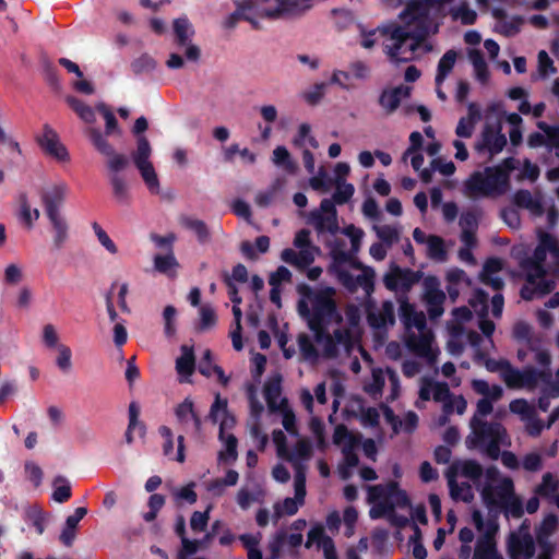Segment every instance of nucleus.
<instances>
[{"label": "nucleus", "mask_w": 559, "mask_h": 559, "mask_svg": "<svg viewBox=\"0 0 559 559\" xmlns=\"http://www.w3.org/2000/svg\"><path fill=\"white\" fill-rule=\"evenodd\" d=\"M497 552L496 543L487 533L477 539L472 559H491Z\"/></svg>", "instance_id": "nucleus-27"}, {"label": "nucleus", "mask_w": 559, "mask_h": 559, "mask_svg": "<svg viewBox=\"0 0 559 559\" xmlns=\"http://www.w3.org/2000/svg\"><path fill=\"white\" fill-rule=\"evenodd\" d=\"M476 297H477L478 301L484 305L483 312L480 314L481 319L478 322V328L486 337L490 338L495 332L496 325H495L493 321L486 318V314H487L486 302L488 299V294L481 289H478L476 292Z\"/></svg>", "instance_id": "nucleus-36"}, {"label": "nucleus", "mask_w": 559, "mask_h": 559, "mask_svg": "<svg viewBox=\"0 0 559 559\" xmlns=\"http://www.w3.org/2000/svg\"><path fill=\"white\" fill-rule=\"evenodd\" d=\"M536 551V542L532 534H509L507 552L510 559H532Z\"/></svg>", "instance_id": "nucleus-15"}, {"label": "nucleus", "mask_w": 559, "mask_h": 559, "mask_svg": "<svg viewBox=\"0 0 559 559\" xmlns=\"http://www.w3.org/2000/svg\"><path fill=\"white\" fill-rule=\"evenodd\" d=\"M41 66H43L44 76H45V80L48 83V85L52 90L59 91L61 88V83H60L58 70L55 67V64L48 58H43Z\"/></svg>", "instance_id": "nucleus-48"}, {"label": "nucleus", "mask_w": 559, "mask_h": 559, "mask_svg": "<svg viewBox=\"0 0 559 559\" xmlns=\"http://www.w3.org/2000/svg\"><path fill=\"white\" fill-rule=\"evenodd\" d=\"M522 269L526 272V282L531 285L546 275V270L543 264L533 263L527 260L522 262Z\"/></svg>", "instance_id": "nucleus-54"}, {"label": "nucleus", "mask_w": 559, "mask_h": 559, "mask_svg": "<svg viewBox=\"0 0 559 559\" xmlns=\"http://www.w3.org/2000/svg\"><path fill=\"white\" fill-rule=\"evenodd\" d=\"M507 145V138L501 133V127L486 124L481 131L480 140L475 144L478 153L487 152L490 157L499 154Z\"/></svg>", "instance_id": "nucleus-13"}, {"label": "nucleus", "mask_w": 559, "mask_h": 559, "mask_svg": "<svg viewBox=\"0 0 559 559\" xmlns=\"http://www.w3.org/2000/svg\"><path fill=\"white\" fill-rule=\"evenodd\" d=\"M367 322L373 330H386L395 324L394 304L391 300H384L380 309L367 306Z\"/></svg>", "instance_id": "nucleus-17"}, {"label": "nucleus", "mask_w": 559, "mask_h": 559, "mask_svg": "<svg viewBox=\"0 0 559 559\" xmlns=\"http://www.w3.org/2000/svg\"><path fill=\"white\" fill-rule=\"evenodd\" d=\"M450 14L454 21L463 25H473L477 20V13L469 8L467 1H462L457 7L451 8Z\"/></svg>", "instance_id": "nucleus-33"}, {"label": "nucleus", "mask_w": 559, "mask_h": 559, "mask_svg": "<svg viewBox=\"0 0 559 559\" xmlns=\"http://www.w3.org/2000/svg\"><path fill=\"white\" fill-rule=\"evenodd\" d=\"M513 169V158L508 157L500 165L474 171L465 181L466 193L471 198L499 197L507 193L510 189V173Z\"/></svg>", "instance_id": "nucleus-3"}, {"label": "nucleus", "mask_w": 559, "mask_h": 559, "mask_svg": "<svg viewBox=\"0 0 559 559\" xmlns=\"http://www.w3.org/2000/svg\"><path fill=\"white\" fill-rule=\"evenodd\" d=\"M333 443L335 445H342V448L345 444L352 443L353 447H358L360 443V437L353 435L345 425L340 424L334 429Z\"/></svg>", "instance_id": "nucleus-43"}, {"label": "nucleus", "mask_w": 559, "mask_h": 559, "mask_svg": "<svg viewBox=\"0 0 559 559\" xmlns=\"http://www.w3.org/2000/svg\"><path fill=\"white\" fill-rule=\"evenodd\" d=\"M376 234L378 238L384 243L386 247H391L393 243L397 242L400 239V233L396 227L391 225H382L374 226Z\"/></svg>", "instance_id": "nucleus-49"}, {"label": "nucleus", "mask_w": 559, "mask_h": 559, "mask_svg": "<svg viewBox=\"0 0 559 559\" xmlns=\"http://www.w3.org/2000/svg\"><path fill=\"white\" fill-rule=\"evenodd\" d=\"M369 500H385L386 503L392 504V511L395 507L405 508L411 506L407 492L401 489L396 481L371 486L369 488Z\"/></svg>", "instance_id": "nucleus-10"}, {"label": "nucleus", "mask_w": 559, "mask_h": 559, "mask_svg": "<svg viewBox=\"0 0 559 559\" xmlns=\"http://www.w3.org/2000/svg\"><path fill=\"white\" fill-rule=\"evenodd\" d=\"M334 185L336 188L332 195L334 202H336L338 205L347 203L354 195V186L352 183L345 182V180H334Z\"/></svg>", "instance_id": "nucleus-44"}, {"label": "nucleus", "mask_w": 559, "mask_h": 559, "mask_svg": "<svg viewBox=\"0 0 559 559\" xmlns=\"http://www.w3.org/2000/svg\"><path fill=\"white\" fill-rule=\"evenodd\" d=\"M335 276L337 281L349 292H357L361 287L366 295L370 297L374 292L376 272L372 267H366L361 274L354 276L349 271L343 267H335Z\"/></svg>", "instance_id": "nucleus-7"}, {"label": "nucleus", "mask_w": 559, "mask_h": 559, "mask_svg": "<svg viewBox=\"0 0 559 559\" xmlns=\"http://www.w3.org/2000/svg\"><path fill=\"white\" fill-rule=\"evenodd\" d=\"M96 110L104 117L106 124H105V132L102 134L107 140V136L114 135V134H121V129L119 128L118 120L111 109L105 104L99 103L96 105Z\"/></svg>", "instance_id": "nucleus-31"}, {"label": "nucleus", "mask_w": 559, "mask_h": 559, "mask_svg": "<svg viewBox=\"0 0 559 559\" xmlns=\"http://www.w3.org/2000/svg\"><path fill=\"white\" fill-rule=\"evenodd\" d=\"M199 312L200 322L195 328L198 332H205L216 325L217 316L212 307L202 306Z\"/></svg>", "instance_id": "nucleus-47"}, {"label": "nucleus", "mask_w": 559, "mask_h": 559, "mask_svg": "<svg viewBox=\"0 0 559 559\" xmlns=\"http://www.w3.org/2000/svg\"><path fill=\"white\" fill-rule=\"evenodd\" d=\"M175 43L178 47H186L185 56L188 61L198 62L201 58L199 46L191 44L194 28L187 16L175 19L173 22Z\"/></svg>", "instance_id": "nucleus-6"}, {"label": "nucleus", "mask_w": 559, "mask_h": 559, "mask_svg": "<svg viewBox=\"0 0 559 559\" xmlns=\"http://www.w3.org/2000/svg\"><path fill=\"white\" fill-rule=\"evenodd\" d=\"M175 416L182 431L189 432L190 429H192L195 433L201 432L202 420L195 412L194 404L191 399L186 397L183 402L176 406Z\"/></svg>", "instance_id": "nucleus-16"}, {"label": "nucleus", "mask_w": 559, "mask_h": 559, "mask_svg": "<svg viewBox=\"0 0 559 559\" xmlns=\"http://www.w3.org/2000/svg\"><path fill=\"white\" fill-rule=\"evenodd\" d=\"M409 94L411 87L405 85L384 88L379 96V105L386 115H391L400 107L402 98L408 97Z\"/></svg>", "instance_id": "nucleus-19"}, {"label": "nucleus", "mask_w": 559, "mask_h": 559, "mask_svg": "<svg viewBox=\"0 0 559 559\" xmlns=\"http://www.w3.org/2000/svg\"><path fill=\"white\" fill-rule=\"evenodd\" d=\"M129 424L124 433V440L128 444L133 443V430L138 429L140 437H144L146 432L145 425L139 420L140 407L136 402L129 404Z\"/></svg>", "instance_id": "nucleus-23"}, {"label": "nucleus", "mask_w": 559, "mask_h": 559, "mask_svg": "<svg viewBox=\"0 0 559 559\" xmlns=\"http://www.w3.org/2000/svg\"><path fill=\"white\" fill-rule=\"evenodd\" d=\"M461 475L478 486L484 475V469L476 460H465L461 462Z\"/></svg>", "instance_id": "nucleus-41"}, {"label": "nucleus", "mask_w": 559, "mask_h": 559, "mask_svg": "<svg viewBox=\"0 0 559 559\" xmlns=\"http://www.w3.org/2000/svg\"><path fill=\"white\" fill-rule=\"evenodd\" d=\"M59 355L57 357L56 364L58 368L62 371H69L72 367L71 357L72 352L70 347L63 344H59L57 346Z\"/></svg>", "instance_id": "nucleus-62"}, {"label": "nucleus", "mask_w": 559, "mask_h": 559, "mask_svg": "<svg viewBox=\"0 0 559 559\" xmlns=\"http://www.w3.org/2000/svg\"><path fill=\"white\" fill-rule=\"evenodd\" d=\"M282 413V424L285 430L290 435L297 433L296 416L294 412L287 406V400L283 399L281 402L280 411Z\"/></svg>", "instance_id": "nucleus-53"}, {"label": "nucleus", "mask_w": 559, "mask_h": 559, "mask_svg": "<svg viewBox=\"0 0 559 559\" xmlns=\"http://www.w3.org/2000/svg\"><path fill=\"white\" fill-rule=\"evenodd\" d=\"M182 225L195 234L200 243H205L210 240L211 234L205 222L198 218L185 217L182 218Z\"/></svg>", "instance_id": "nucleus-39"}, {"label": "nucleus", "mask_w": 559, "mask_h": 559, "mask_svg": "<svg viewBox=\"0 0 559 559\" xmlns=\"http://www.w3.org/2000/svg\"><path fill=\"white\" fill-rule=\"evenodd\" d=\"M148 191L153 194L159 193V180L153 164H145L136 167Z\"/></svg>", "instance_id": "nucleus-40"}, {"label": "nucleus", "mask_w": 559, "mask_h": 559, "mask_svg": "<svg viewBox=\"0 0 559 559\" xmlns=\"http://www.w3.org/2000/svg\"><path fill=\"white\" fill-rule=\"evenodd\" d=\"M263 393L270 412H278L281 404H277V400L282 393L281 377L278 376L276 379L269 380L264 384Z\"/></svg>", "instance_id": "nucleus-26"}, {"label": "nucleus", "mask_w": 559, "mask_h": 559, "mask_svg": "<svg viewBox=\"0 0 559 559\" xmlns=\"http://www.w3.org/2000/svg\"><path fill=\"white\" fill-rule=\"evenodd\" d=\"M428 245V254L431 259L436 260H444L447 257V251L444 248V241L439 236H429L427 240Z\"/></svg>", "instance_id": "nucleus-52"}, {"label": "nucleus", "mask_w": 559, "mask_h": 559, "mask_svg": "<svg viewBox=\"0 0 559 559\" xmlns=\"http://www.w3.org/2000/svg\"><path fill=\"white\" fill-rule=\"evenodd\" d=\"M474 439L466 440L468 447L484 445L488 440H499L507 437V430L500 423H488L478 419L476 415L471 420Z\"/></svg>", "instance_id": "nucleus-8"}, {"label": "nucleus", "mask_w": 559, "mask_h": 559, "mask_svg": "<svg viewBox=\"0 0 559 559\" xmlns=\"http://www.w3.org/2000/svg\"><path fill=\"white\" fill-rule=\"evenodd\" d=\"M399 316L405 328L411 329L413 326L421 330L426 326V319L423 313H418L413 304L409 302L407 295L397 296Z\"/></svg>", "instance_id": "nucleus-18"}, {"label": "nucleus", "mask_w": 559, "mask_h": 559, "mask_svg": "<svg viewBox=\"0 0 559 559\" xmlns=\"http://www.w3.org/2000/svg\"><path fill=\"white\" fill-rule=\"evenodd\" d=\"M559 489V480L547 472L543 475L542 483L536 486L534 492L543 498H552Z\"/></svg>", "instance_id": "nucleus-38"}, {"label": "nucleus", "mask_w": 559, "mask_h": 559, "mask_svg": "<svg viewBox=\"0 0 559 559\" xmlns=\"http://www.w3.org/2000/svg\"><path fill=\"white\" fill-rule=\"evenodd\" d=\"M92 227L95 231V235H96L98 241L102 243V246L105 247L106 250L109 251L110 253H112V254L117 253L118 248H117L116 243L110 239L108 234L100 227V225L98 223L94 222Z\"/></svg>", "instance_id": "nucleus-61"}, {"label": "nucleus", "mask_w": 559, "mask_h": 559, "mask_svg": "<svg viewBox=\"0 0 559 559\" xmlns=\"http://www.w3.org/2000/svg\"><path fill=\"white\" fill-rule=\"evenodd\" d=\"M298 345L301 355L305 359L317 360L319 357L318 349L312 344L310 337L307 334H300L298 337Z\"/></svg>", "instance_id": "nucleus-58"}, {"label": "nucleus", "mask_w": 559, "mask_h": 559, "mask_svg": "<svg viewBox=\"0 0 559 559\" xmlns=\"http://www.w3.org/2000/svg\"><path fill=\"white\" fill-rule=\"evenodd\" d=\"M423 277L420 271H414L408 267H401L392 263L383 276V284L388 290L399 295H407L415 284Z\"/></svg>", "instance_id": "nucleus-5"}, {"label": "nucleus", "mask_w": 559, "mask_h": 559, "mask_svg": "<svg viewBox=\"0 0 559 559\" xmlns=\"http://www.w3.org/2000/svg\"><path fill=\"white\" fill-rule=\"evenodd\" d=\"M310 219L318 233L329 231L330 234H335L338 230L337 215H323L318 211H313L310 214Z\"/></svg>", "instance_id": "nucleus-28"}, {"label": "nucleus", "mask_w": 559, "mask_h": 559, "mask_svg": "<svg viewBox=\"0 0 559 559\" xmlns=\"http://www.w3.org/2000/svg\"><path fill=\"white\" fill-rule=\"evenodd\" d=\"M503 510L504 514L511 515L514 519H520L524 514V508L521 499L513 492L508 500L499 507Z\"/></svg>", "instance_id": "nucleus-51"}, {"label": "nucleus", "mask_w": 559, "mask_h": 559, "mask_svg": "<svg viewBox=\"0 0 559 559\" xmlns=\"http://www.w3.org/2000/svg\"><path fill=\"white\" fill-rule=\"evenodd\" d=\"M20 205H21V217L26 223L28 227L33 225V221L38 219L39 211L37 209L32 210L28 203L26 194L20 195Z\"/></svg>", "instance_id": "nucleus-59"}, {"label": "nucleus", "mask_w": 559, "mask_h": 559, "mask_svg": "<svg viewBox=\"0 0 559 559\" xmlns=\"http://www.w3.org/2000/svg\"><path fill=\"white\" fill-rule=\"evenodd\" d=\"M512 335L518 342L527 344L533 348V328L525 321H518L513 325Z\"/></svg>", "instance_id": "nucleus-46"}, {"label": "nucleus", "mask_w": 559, "mask_h": 559, "mask_svg": "<svg viewBox=\"0 0 559 559\" xmlns=\"http://www.w3.org/2000/svg\"><path fill=\"white\" fill-rule=\"evenodd\" d=\"M457 53L455 50L451 49L448 50L439 60L438 62V69H437V75H436V83L437 85H440L448 74L452 71L455 61H456Z\"/></svg>", "instance_id": "nucleus-34"}, {"label": "nucleus", "mask_w": 559, "mask_h": 559, "mask_svg": "<svg viewBox=\"0 0 559 559\" xmlns=\"http://www.w3.org/2000/svg\"><path fill=\"white\" fill-rule=\"evenodd\" d=\"M408 347L418 356L428 358L432 360L435 355L431 349V341L429 337L421 335L419 337H414L408 342Z\"/></svg>", "instance_id": "nucleus-42"}, {"label": "nucleus", "mask_w": 559, "mask_h": 559, "mask_svg": "<svg viewBox=\"0 0 559 559\" xmlns=\"http://www.w3.org/2000/svg\"><path fill=\"white\" fill-rule=\"evenodd\" d=\"M152 154L151 144L145 135H140L136 138V148L131 154L132 162L135 167L152 164L150 160Z\"/></svg>", "instance_id": "nucleus-30"}, {"label": "nucleus", "mask_w": 559, "mask_h": 559, "mask_svg": "<svg viewBox=\"0 0 559 559\" xmlns=\"http://www.w3.org/2000/svg\"><path fill=\"white\" fill-rule=\"evenodd\" d=\"M309 0H278L273 9L265 8L259 15L269 20L298 17L310 9Z\"/></svg>", "instance_id": "nucleus-11"}, {"label": "nucleus", "mask_w": 559, "mask_h": 559, "mask_svg": "<svg viewBox=\"0 0 559 559\" xmlns=\"http://www.w3.org/2000/svg\"><path fill=\"white\" fill-rule=\"evenodd\" d=\"M66 189L64 185H56L43 191L41 201L47 216L60 214L59 206L64 200Z\"/></svg>", "instance_id": "nucleus-21"}, {"label": "nucleus", "mask_w": 559, "mask_h": 559, "mask_svg": "<svg viewBox=\"0 0 559 559\" xmlns=\"http://www.w3.org/2000/svg\"><path fill=\"white\" fill-rule=\"evenodd\" d=\"M156 61L153 57H151L148 53H142L140 57L135 58L130 67L132 72L135 75H140L143 73H148L155 70L156 68Z\"/></svg>", "instance_id": "nucleus-45"}, {"label": "nucleus", "mask_w": 559, "mask_h": 559, "mask_svg": "<svg viewBox=\"0 0 559 559\" xmlns=\"http://www.w3.org/2000/svg\"><path fill=\"white\" fill-rule=\"evenodd\" d=\"M287 534L285 531L277 532L269 543L271 559H278L282 548L286 544Z\"/></svg>", "instance_id": "nucleus-60"}, {"label": "nucleus", "mask_w": 559, "mask_h": 559, "mask_svg": "<svg viewBox=\"0 0 559 559\" xmlns=\"http://www.w3.org/2000/svg\"><path fill=\"white\" fill-rule=\"evenodd\" d=\"M522 467L527 472H538L543 468V457L537 452L527 453L522 460Z\"/></svg>", "instance_id": "nucleus-63"}, {"label": "nucleus", "mask_w": 559, "mask_h": 559, "mask_svg": "<svg viewBox=\"0 0 559 559\" xmlns=\"http://www.w3.org/2000/svg\"><path fill=\"white\" fill-rule=\"evenodd\" d=\"M298 293L302 296V299L298 301V312L307 320L308 328L314 333L316 341H320L324 335L323 330L332 323L342 321L334 299L335 289L324 287L314 290L307 284H300Z\"/></svg>", "instance_id": "nucleus-2"}, {"label": "nucleus", "mask_w": 559, "mask_h": 559, "mask_svg": "<svg viewBox=\"0 0 559 559\" xmlns=\"http://www.w3.org/2000/svg\"><path fill=\"white\" fill-rule=\"evenodd\" d=\"M551 380V370H538L534 367H525L523 369V388L534 389L538 382L549 384Z\"/></svg>", "instance_id": "nucleus-25"}, {"label": "nucleus", "mask_w": 559, "mask_h": 559, "mask_svg": "<svg viewBox=\"0 0 559 559\" xmlns=\"http://www.w3.org/2000/svg\"><path fill=\"white\" fill-rule=\"evenodd\" d=\"M513 203L518 207L530 210L536 215H542L544 212L540 200L533 198L531 191L526 189H520L513 194Z\"/></svg>", "instance_id": "nucleus-24"}, {"label": "nucleus", "mask_w": 559, "mask_h": 559, "mask_svg": "<svg viewBox=\"0 0 559 559\" xmlns=\"http://www.w3.org/2000/svg\"><path fill=\"white\" fill-rule=\"evenodd\" d=\"M182 355L176 360V369L179 374L191 376L195 369V358L193 349L182 346Z\"/></svg>", "instance_id": "nucleus-37"}, {"label": "nucleus", "mask_w": 559, "mask_h": 559, "mask_svg": "<svg viewBox=\"0 0 559 559\" xmlns=\"http://www.w3.org/2000/svg\"><path fill=\"white\" fill-rule=\"evenodd\" d=\"M55 231L53 243L56 248H61L68 238V224L61 214L47 216Z\"/></svg>", "instance_id": "nucleus-32"}, {"label": "nucleus", "mask_w": 559, "mask_h": 559, "mask_svg": "<svg viewBox=\"0 0 559 559\" xmlns=\"http://www.w3.org/2000/svg\"><path fill=\"white\" fill-rule=\"evenodd\" d=\"M179 264L170 250L167 254H156L154 257V267L156 271L163 274H168L170 270L178 267Z\"/></svg>", "instance_id": "nucleus-50"}, {"label": "nucleus", "mask_w": 559, "mask_h": 559, "mask_svg": "<svg viewBox=\"0 0 559 559\" xmlns=\"http://www.w3.org/2000/svg\"><path fill=\"white\" fill-rule=\"evenodd\" d=\"M513 492L514 484L509 477L503 478L497 486L484 484L480 489L481 498L489 509L502 506Z\"/></svg>", "instance_id": "nucleus-12"}, {"label": "nucleus", "mask_w": 559, "mask_h": 559, "mask_svg": "<svg viewBox=\"0 0 559 559\" xmlns=\"http://www.w3.org/2000/svg\"><path fill=\"white\" fill-rule=\"evenodd\" d=\"M87 514V509L85 507H79L74 510V513L69 515L66 519L64 526L59 536V540L66 547H71L76 537V528L80 521Z\"/></svg>", "instance_id": "nucleus-20"}, {"label": "nucleus", "mask_w": 559, "mask_h": 559, "mask_svg": "<svg viewBox=\"0 0 559 559\" xmlns=\"http://www.w3.org/2000/svg\"><path fill=\"white\" fill-rule=\"evenodd\" d=\"M537 127L545 133L548 151L559 145V126H549L544 121H539Z\"/></svg>", "instance_id": "nucleus-57"}, {"label": "nucleus", "mask_w": 559, "mask_h": 559, "mask_svg": "<svg viewBox=\"0 0 559 559\" xmlns=\"http://www.w3.org/2000/svg\"><path fill=\"white\" fill-rule=\"evenodd\" d=\"M423 285L428 316L431 320H436L444 312L445 294L440 289V282L436 276L425 277Z\"/></svg>", "instance_id": "nucleus-9"}, {"label": "nucleus", "mask_w": 559, "mask_h": 559, "mask_svg": "<svg viewBox=\"0 0 559 559\" xmlns=\"http://www.w3.org/2000/svg\"><path fill=\"white\" fill-rule=\"evenodd\" d=\"M503 381L510 389L523 388V370L513 368L511 365L502 372Z\"/></svg>", "instance_id": "nucleus-55"}, {"label": "nucleus", "mask_w": 559, "mask_h": 559, "mask_svg": "<svg viewBox=\"0 0 559 559\" xmlns=\"http://www.w3.org/2000/svg\"><path fill=\"white\" fill-rule=\"evenodd\" d=\"M404 26L392 24L379 28L389 38L384 51L394 64L406 63L429 35L430 19L427 9L417 1H411L400 13Z\"/></svg>", "instance_id": "nucleus-1"}, {"label": "nucleus", "mask_w": 559, "mask_h": 559, "mask_svg": "<svg viewBox=\"0 0 559 559\" xmlns=\"http://www.w3.org/2000/svg\"><path fill=\"white\" fill-rule=\"evenodd\" d=\"M558 528V518L555 513H548L535 530L537 545H554L551 535Z\"/></svg>", "instance_id": "nucleus-22"}, {"label": "nucleus", "mask_w": 559, "mask_h": 559, "mask_svg": "<svg viewBox=\"0 0 559 559\" xmlns=\"http://www.w3.org/2000/svg\"><path fill=\"white\" fill-rule=\"evenodd\" d=\"M69 107L86 123H93L96 120L95 110L83 100L75 96H68L66 98Z\"/></svg>", "instance_id": "nucleus-29"}, {"label": "nucleus", "mask_w": 559, "mask_h": 559, "mask_svg": "<svg viewBox=\"0 0 559 559\" xmlns=\"http://www.w3.org/2000/svg\"><path fill=\"white\" fill-rule=\"evenodd\" d=\"M537 246L549 252L554 258H559V243L552 235L543 234Z\"/></svg>", "instance_id": "nucleus-64"}, {"label": "nucleus", "mask_w": 559, "mask_h": 559, "mask_svg": "<svg viewBox=\"0 0 559 559\" xmlns=\"http://www.w3.org/2000/svg\"><path fill=\"white\" fill-rule=\"evenodd\" d=\"M37 143L45 154L58 162L70 160L67 147L60 142L57 132L49 124L44 126L43 134L37 136Z\"/></svg>", "instance_id": "nucleus-14"}, {"label": "nucleus", "mask_w": 559, "mask_h": 559, "mask_svg": "<svg viewBox=\"0 0 559 559\" xmlns=\"http://www.w3.org/2000/svg\"><path fill=\"white\" fill-rule=\"evenodd\" d=\"M52 485L53 491L51 498L56 502L64 503L70 500V498L72 497V490L71 485L66 477L58 475L57 477H55Z\"/></svg>", "instance_id": "nucleus-35"}, {"label": "nucleus", "mask_w": 559, "mask_h": 559, "mask_svg": "<svg viewBox=\"0 0 559 559\" xmlns=\"http://www.w3.org/2000/svg\"><path fill=\"white\" fill-rule=\"evenodd\" d=\"M84 134L99 154L108 157L106 165L111 173L109 182L112 188V194L118 202L127 203L129 201L128 185L124 178L119 175V171L127 168L129 158L124 154L115 151V147L102 134L100 129L87 127L84 130Z\"/></svg>", "instance_id": "nucleus-4"}, {"label": "nucleus", "mask_w": 559, "mask_h": 559, "mask_svg": "<svg viewBox=\"0 0 559 559\" xmlns=\"http://www.w3.org/2000/svg\"><path fill=\"white\" fill-rule=\"evenodd\" d=\"M225 442L226 449L225 451H221L218 453V460L227 462L229 460L235 461L237 459V444L238 440L234 435H224V439L222 440Z\"/></svg>", "instance_id": "nucleus-56"}]
</instances>
